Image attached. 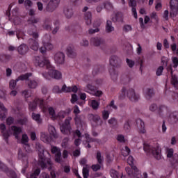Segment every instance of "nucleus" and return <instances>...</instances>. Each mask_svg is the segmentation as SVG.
Segmentation results:
<instances>
[{
	"mask_svg": "<svg viewBox=\"0 0 178 178\" xmlns=\"http://www.w3.org/2000/svg\"><path fill=\"white\" fill-rule=\"evenodd\" d=\"M33 63L36 67H44V66L49 70L48 74L52 79H56V80H60L62 79V72L58 70H55V67L51 65V62L48 60L44 58V57L36 56L33 58Z\"/></svg>",
	"mask_w": 178,
	"mask_h": 178,
	"instance_id": "nucleus-1",
	"label": "nucleus"
},
{
	"mask_svg": "<svg viewBox=\"0 0 178 178\" xmlns=\"http://www.w3.org/2000/svg\"><path fill=\"white\" fill-rule=\"evenodd\" d=\"M45 151L42 149V150L39 151L38 153V165L40 166L42 170L45 169H48L49 172H50V176L51 178H56V173L55 171L52 170V162H51V159L47 158L45 156Z\"/></svg>",
	"mask_w": 178,
	"mask_h": 178,
	"instance_id": "nucleus-2",
	"label": "nucleus"
},
{
	"mask_svg": "<svg viewBox=\"0 0 178 178\" xmlns=\"http://www.w3.org/2000/svg\"><path fill=\"white\" fill-rule=\"evenodd\" d=\"M110 65L113 67L111 69L110 68L108 72L112 80H113V81H116L118 80V73H116V71L113 67H120V65H122V60L119 59V58L116 56H111L110 58Z\"/></svg>",
	"mask_w": 178,
	"mask_h": 178,
	"instance_id": "nucleus-3",
	"label": "nucleus"
},
{
	"mask_svg": "<svg viewBox=\"0 0 178 178\" xmlns=\"http://www.w3.org/2000/svg\"><path fill=\"white\" fill-rule=\"evenodd\" d=\"M126 92L127 98H129L131 102H138V101L140 100V95L136 93V90L131 88L128 89L127 91L124 88L122 89V93L119 97L120 99H124L126 96Z\"/></svg>",
	"mask_w": 178,
	"mask_h": 178,
	"instance_id": "nucleus-4",
	"label": "nucleus"
},
{
	"mask_svg": "<svg viewBox=\"0 0 178 178\" xmlns=\"http://www.w3.org/2000/svg\"><path fill=\"white\" fill-rule=\"evenodd\" d=\"M143 150L145 152L146 155H153L156 159H161V150L159 147H154L149 144L143 143Z\"/></svg>",
	"mask_w": 178,
	"mask_h": 178,
	"instance_id": "nucleus-5",
	"label": "nucleus"
},
{
	"mask_svg": "<svg viewBox=\"0 0 178 178\" xmlns=\"http://www.w3.org/2000/svg\"><path fill=\"white\" fill-rule=\"evenodd\" d=\"M32 75L33 74H31V72H29V73L20 75L15 80V79L10 80L9 83V87L10 90H15V88H16L17 81H23L24 80H27L29 77H31Z\"/></svg>",
	"mask_w": 178,
	"mask_h": 178,
	"instance_id": "nucleus-6",
	"label": "nucleus"
},
{
	"mask_svg": "<svg viewBox=\"0 0 178 178\" xmlns=\"http://www.w3.org/2000/svg\"><path fill=\"white\" fill-rule=\"evenodd\" d=\"M39 105L40 109L45 111V104L44 99L35 98L33 102L29 104V108L32 111L34 112L37 109V106Z\"/></svg>",
	"mask_w": 178,
	"mask_h": 178,
	"instance_id": "nucleus-7",
	"label": "nucleus"
},
{
	"mask_svg": "<svg viewBox=\"0 0 178 178\" xmlns=\"http://www.w3.org/2000/svg\"><path fill=\"white\" fill-rule=\"evenodd\" d=\"M72 118H68L65 120L64 123L60 127V131L65 136H70L72 134V127L70 126V121Z\"/></svg>",
	"mask_w": 178,
	"mask_h": 178,
	"instance_id": "nucleus-8",
	"label": "nucleus"
},
{
	"mask_svg": "<svg viewBox=\"0 0 178 178\" xmlns=\"http://www.w3.org/2000/svg\"><path fill=\"white\" fill-rule=\"evenodd\" d=\"M0 170L4 172V173H6L8 177L17 178V174H16V172H15L13 170H9L8 166L2 163V161H0Z\"/></svg>",
	"mask_w": 178,
	"mask_h": 178,
	"instance_id": "nucleus-9",
	"label": "nucleus"
},
{
	"mask_svg": "<svg viewBox=\"0 0 178 178\" xmlns=\"http://www.w3.org/2000/svg\"><path fill=\"white\" fill-rule=\"evenodd\" d=\"M59 2H60V0H50L46 6L44 11L52 13L59 6Z\"/></svg>",
	"mask_w": 178,
	"mask_h": 178,
	"instance_id": "nucleus-10",
	"label": "nucleus"
},
{
	"mask_svg": "<svg viewBox=\"0 0 178 178\" xmlns=\"http://www.w3.org/2000/svg\"><path fill=\"white\" fill-rule=\"evenodd\" d=\"M88 118L90 122H93L97 126H102V120L98 114H89Z\"/></svg>",
	"mask_w": 178,
	"mask_h": 178,
	"instance_id": "nucleus-11",
	"label": "nucleus"
},
{
	"mask_svg": "<svg viewBox=\"0 0 178 178\" xmlns=\"http://www.w3.org/2000/svg\"><path fill=\"white\" fill-rule=\"evenodd\" d=\"M88 7L85 6L83 8L82 12H86L84 14V19L86 20V24L88 26H90V24H91V20L92 19V14L91 13V12L88 11Z\"/></svg>",
	"mask_w": 178,
	"mask_h": 178,
	"instance_id": "nucleus-12",
	"label": "nucleus"
},
{
	"mask_svg": "<svg viewBox=\"0 0 178 178\" xmlns=\"http://www.w3.org/2000/svg\"><path fill=\"white\" fill-rule=\"evenodd\" d=\"M63 15L66 19H72L74 13L73 12V8L72 6H65L63 8Z\"/></svg>",
	"mask_w": 178,
	"mask_h": 178,
	"instance_id": "nucleus-13",
	"label": "nucleus"
},
{
	"mask_svg": "<svg viewBox=\"0 0 178 178\" xmlns=\"http://www.w3.org/2000/svg\"><path fill=\"white\" fill-rule=\"evenodd\" d=\"M54 60L58 65H63V63H65V54L63 52H57L54 55Z\"/></svg>",
	"mask_w": 178,
	"mask_h": 178,
	"instance_id": "nucleus-14",
	"label": "nucleus"
},
{
	"mask_svg": "<svg viewBox=\"0 0 178 178\" xmlns=\"http://www.w3.org/2000/svg\"><path fill=\"white\" fill-rule=\"evenodd\" d=\"M28 44L31 48V49H33V51H38L40 48V45L38 44V41H37V39L34 38H30L28 40Z\"/></svg>",
	"mask_w": 178,
	"mask_h": 178,
	"instance_id": "nucleus-15",
	"label": "nucleus"
},
{
	"mask_svg": "<svg viewBox=\"0 0 178 178\" xmlns=\"http://www.w3.org/2000/svg\"><path fill=\"white\" fill-rule=\"evenodd\" d=\"M17 51L19 55H26L29 52V46L22 43L17 47Z\"/></svg>",
	"mask_w": 178,
	"mask_h": 178,
	"instance_id": "nucleus-16",
	"label": "nucleus"
},
{
	"mask_svg": "<svg viewBox=\"0 0 178 178\" xmlns=\"http://www.w3.org/2000/svg\"><path fill=\"white\" fill-rule=\"evenodd\" d=\"M125 170L130 177H133L134 174L138 172V168L136 165H131V167L125 168Z\"/></svg>",
	"mask_w": 178,
	"mask_h": 178,
	"instance_id": "nucleus-17",
	"label": "nucleus"
},
{
	"mask_svg": "<svg viewBox=\"0 0 178 178\" xmlns=\"http://www.w3.org/2000/svg\"><path fill=\"white\" fill-rule=\"evenodd\" d=\"M90 44L94 45V47H99L102 44H104V40L99 37L91 38Z\"/></svg>",
	"mask_w": 178,
	"mask_h": 178,
	"instance_id": "nucleus-18",
	"label": "nucleus"
},
{
	"mask_svg": "<svg viewBox=\"0 0 178 178\" xmlns=\"http://www.w3.org/2000/svg\"><path fill=\"white\" fill-rule=\"evenodd\" d=\"M112 22L113 23H123V13L118 12L112 17Z\"/></svg>",
	"mask_w": 178,
	"mask_h": 178,
	"instance_id": "nucleus-19",
	"label": "nucleus"
},
{
	"mask_svg": "<svg viewBox=\"0 0 178 178\" xmlns=\"http://www.w3.org/2000/svg\"><path fill=\"white\" fill-rule=\"evenodd\" d=\"M136 124L140 132L142 133V134H144V133H145V124L144 123L143 120L140 118L137 119Z\"/></svg>",
	"mask_w": 178,
	"mask_h": 178,
	"instance_id": "nucleus-20",
	"label": "nucleus"
},
{
	"mask_svg": "<svg viewBox=\"0 0 178 178\" xmlns=\"http://www.w3.org/2000/svg\"><path fill=\"white\" fill-rule=\"evenodd\" d=\"M28 34L31 37H33V38H35V40H38V37H40V35H38V32H37V27H31L28 30Z\"/></svg>",
	"mask_w": 178,
	"mask_h": 178,
	"instance_id": "nucleus-21",
	"label": "nucleus"
},
{
	"mask_svg": "<svg viewBox=\"0 0 178 178\" xmlns=\"http://www.w3.org/2000/svg\"><path fill=\"white\" fill-rule=\"evenodd\" d=\"M11 130L13 132V136L15 137V138L17 140L19 139V134L23 131V129L20 127H16L15 125H13L11 127Z\"/></svg>",
	"mask_w": 178,
	"mask_h": 178,
	"instance_id": "nucleus-22",
	"label": "nucleus"
},
{
	"mask_svg": "<svg viewBox=\"0 0 178 178\" xmlns=\"http://www.w3.org/2000/svg\"><path fill=\"white\" fill-rule=\"evenodd\" d=\"M48 130L50 134V137H52L53 138H58V137H59V135L58 134L56 129H55V127L52 125H49Z\"/></svg>",
	"mask_w": 178,
	"mask_h": 178,
	"instance_id": "nucleus-23",
	"label": "nucleus"
},
{
	"mask_svg": "<svg viewBox=\"0 0 178 178\" xmlns=\"http://www.w3.org/2000/svg\"><path fill=\"white\" fill-rule=\"evenodd\" d=\"M154 95H155V92H154V88H147L145 89V97L147 99H151Z\"/></svg>",
	"mask_w": 178,
	"mask_h": 178,
	"instance_id": "nucleus-24",
	"label": "nucleus"
},
{
	"mask_svg": "<svg viewBox=\"0 0 178 178\" xmlns=\"http://www.w3.org/2000/svg\"><path fill=\"white\" fill-rule=\"evenodd\" d=\"M67 55L69 58H76L77 54H76L73 46H68L67 47Z\"/></svg>",
	"mask_w": 178,
	"mask_h": 178,
	"instance_id": "nucleus-25",
	"label": "nucleus"
},
{
	"mask_svg": "<svg viewBox=\"0 0 178 178\" xmlns=\"http://www.w3.org/2000/svg\"><path fill=\"white\" fill-rule=\"evenodd\" d=\"M18 159L20 161H23L24 162L25 161L26 165H29V159H27V155L23 153V151L22 150V149H19L18 150Z\"/></svg>",
	"mask_w": 178,
	"mask_h": 178,
	"instance_id": "nucleus-26",
	"label": "nucleus"
},
{
	"mask_svg": "<svg viewBox=\"0 0 178 178\" xmlns=\"http://www.w3.org/2000/svg\"><path fill=\"white\" fill-rule=\"evenodd\" d=\"M106 33H112V31H115V27L112 25V21L107 20L106 24L105 26Z\"/></svg>",
	"mask_w": 178,
	"mask_h": 178,
	"instance_id": "nucleus-27",
	"label": "nucleus"
},
{
	"mask_svg": "<svg viewBox=\"0 0 178 178\" xmlns=\"http://www.w3.org/2000/svg\"><path fill=\"white\" fill-rule=\"evenodd\" d=\"M104 67L102 65H95L93 68L92 74L93 76H97L98 73H101V72H104Z\"/></svg>",
	"mask_w": 178,
	"mask_h": 178,
	"instance_id": "nucleus-28",
	"label": "nucleus"
},
{
	"mask_svg": "<svg viewBox=\"0 0 178 178\" xmlns=\"http://www.w3.org/2000/svg\"><path fill=\"white\" fill-rule=\"evenodd\" d=\"M26 84L28 85L29 88H37V86H38V83H37V81H34V80H30L29 79V78L26 79Z\"/></svg>",
	"mask_w": 178,
	"mask_h": 178,
	"instance_id": "nucleus-29",
	"label": "nucleus"
},
{
	"mask_svg": "<svg viewBox=\"0 0 178 178\" xmlns=\"http://www.w3.org/2000/svg\"><path fill=\"white\" fill-rule=\"evenodd\" d=\"M32 119L38 124L42 123V120H41V115L38 113H32Z\"/></svg>",
	"mask_w": 178,
	"mask_h": 178,
	"instance_id": "nucleus-30",
	"label": "nucleus"
},
{
	"mask_svg": "<svg viewBox=\"0 0 178 178\" xmlns=\"http://www.w3.org/2000/svg\"><path fill=\"white\" fill-rule=\"evenodd\" d=\"M132 178H148V174L144 172L143 175H141V172L138 170L137 172H135Z\"/></svg>",
	"mask_w": 178,
	"mask_h": 178,
	"instance_id": "nucleus-31",
	"label": "nucleus"
},
{
	"mask_svg": "<svg viewBox=\"0 0 178 178\" xmlns=\"http://www.w3.org/2000/svg\"><path fill=\"white\" fill-rule=\"evenodd\" d=\"M10 59H12V56L9 54H3L0 56V60L4 63H6V62H9Z\"/></svg>",
	"mask_w": 178,
	"mask_h": 178,
	"instance_id": "nucleus-32",
	"label": "nucleus"
},
{
	"mask_svg": "<svg viewBox=\"0 0 178 178\" xmlns=\"http://www.w3.org/2000/svg\"><path fill=\"white\" fill-rule=\"evenodd\" d=\"M21 143L24 145H26V147H30V145H29V136H27V134H24L22 135Z\"/></svg>",
	"mask_w": 178,
	"mask_h": 178,
	"instance_id": "nucleus-33",
	"label": "nucleus"
},
{
	"mask_svg": "<svg viewBox=\"0 0 178 178\" xmlns=\"http://www.w3.org/2000/svg\"><path fill=\"white\" fill-rule=\"evenodd\" d=\"M27 122H29V120L27 119V118L25 117L24 118L17 120L16 124H20V126H24V125L27 124Z\"/></svg>",
	"mask_w": 178,
	"mask_h": 178,
	"instance_id": "nucleus-34",
	"label": "nucleus"
},
{
	"mask_svg": "<svg viewBox=\"0 0 178 178\" xmlns=\"http://www.w3.org/2000/svg\"><path fill=\"white\" fill-rule=\"evenodd\" d=\"M83 118H84V115H76L74 117V121L76 124H81V122H83Z\"/></svg>",
	"mask_w": 178,
	"mask_h": 178,
	"instance_id": "nucleus-35",
	"label": "nucleus"
},
{
	"mask_svg": "<svg viewBox=\"0 0 178 178\" xmlns=\"http://www.w3.org/2000/svg\"><path fill=\"white\" fill-rule=\"evenodd\" d=\"M96 159H97L98 163H99V165H102V163H104V159L102 158L101 152L98 151L97 152Z\"/></svg>",
	"mask_w": 178,
	"mask_h": 178,
	"instance_id": "nucleus-36",
	"label": "nucleus"
},
{
	"mask_svg": "<svg viewBox=\"0 0 178 178\" xmlns=\"http://www.w3.org/2000/svg\"><path fill=\"white\" fill-rule=\"evenodd\" d=\"M108 124H111L113 127H116V126H118V120L115 118H111L108 120Z\"/></svg>",
	"mask_w": 178,
	"mask_h": 178,
	"instance_id": "nucleus-37",
	"label": "nucleus"
},
{
	"mask_svg": "<svg viewBox=\"0 0 178 178\" xmlns=\"http://www.w3.org/2000/svg\"><path fill=\"white\" fill-rule=\"evenodd\" d=\"M121 80L124 84H127V83L131 81V78L129 75H124L122 76Z\"/></svg>",
	"mask_w": 178,
	"mask_h": 178,
	"instance_id": "nucleus-38",
	"label": "nucleus"
},
{
	"mask_svg": "<svg viewBox=\"0 0 178 178\" xmlns=\"http://www.w3.org/2000/svg\"><path fill=\"white\" fill-rule=\"evenodd\" d=\"M170 16L171 17H176L177 16L178 8H170Z\"/></svg>",
	"mask_w": 178,
	"mask_h": 178,
	"instance_id": "nucleus-39",
	"label": "nucleus"
},
{
	"mask_svg": "<svg viewBox=\"0 0 178 178\" xmlns=\"http://www.w3.org/2000/svg\"><path fill=\"white\" fill-rule=\"evenodd\" d=\"M130 122H129V120H127L124 124V130L125 133H130Z\"/></svg>",
	"mask_w": 178,
	"mask_h": 178,
	"instance_id": "nucleus-40",
	"label": "nucleus"
},
{
	"mask_svg": "<svg viewBox=\"0 0 178 178\" xmlns=\"http://www.w3.org/2000/svg\"><path fill=\"white\" fill-rule=\"evenodd\" d=\"M40 138L44 143H49V137L45 133L41 134Z\"/></svg>",
	"mask_w": 178,
	"mask_h": 178,
	"instance_id": "nucleus-41",
	"label": "nucleus"
},
{
	"mask_svg": "<svg viewBox=\"0 0 178 178\" xmlns=\"http://www.w3.org/2000/svg\"><path fill=\"white\" fill-rule=\"evenodd\" d=\"M82 173L83 178H88V176H90V170H88L86 167H83Z\"/></svg>",
	"mask_w": 178,
	"mask_h": 178,
	"instance_id": "nucleus-42",
	"label": "nucleus"
},
{
	"mask_svg": "<svg viewBox=\"0 0 178 178\" xmlns=\"http://www.w3.org/2000/svg\"><path fill=\"white\" fill-rule=\"evenodd\" d=\"M122 30L124 33H129V31L133 30V27H131V25L125 24L123 26Z\"/></svg>",
	"mask_w": 178,
	"mask_h": 178,
	"instance_id": "nucleus-43",
	"label": "nucleus"
},
{
	"mask_svg": "<svg viewBox=\"0 0 178 178\" xmlns=\"http://www.w3.org/2000/svg\"><path fill=\"white\" fill-rule=\"evenodd\" d=\"M41 173V169L37 168L33 171V173L30 175V178L35 177L37 176H40Z\"/></svg>",
	"mask_w": 178,
	"mask_h": 178,
	"instance_id": "nucleus-44",
	"label": "nucleus"
},
{
	"mask_svg": "<svg viewBox=\"0 0 178 178\" xmlns=\"http://www.w3.org/2000/svg\"><path fill=\"white\" fill-rule=\"evenodd\" d=\"M49 115L51 116L53 119H55L56 118V114L55 113V109H54L53 107H49L48 108Z\"/></svg>",
	"mask_w": 178,
	"mask_h": 178,
	"instance_id": "nucleus-45",
	"label": "nucleus"
},
{
	"mask_svg": "<svg viewBox=\"0 0 178 178\" xmlns=\"http://www.w3.org/2000/svg\"><path fill=\"white\" fill-rule=\"evenodd\" d=\"M110 175L113 178H119V172L115 170H111Z\"/></svg>",
	"mask_w": 178,
	"mask_h": 178,
	"instance_id": "nucleus-46",
	"label": "nucleus"
},
{
	"mask_svg": "<svg viewBox=\"0 0 178 178\" xmlns=\"http://www.w3.org/2000/svg\"><path fill=\"white\" fill-rule=\"evenodd\" d=\"M85 138H86V143H95L96 141L95 138H90L88 134H85Z\"/></svg>",
	"mask_w": 178,
	"mask_h": 178,
	"instance_id": "nucleus-47",
	"label": "nucleus"
},
{
	"mask_svg": "<svg viewBox=\"0 0 178 178\" xmlns=\"http://www.w3.org/2000/svg\"><path fill=\"white\" fill-rule=\"evenodd\" d=\"M92 108L95 111H97V109L99 108V102H98L97 100H92Z\"/></svg>",
	"mask_w": 178,
	"mask_h": 178,
	"instance_id": "nucleus-48",
	"label": "nucleus"
},
{
	"mask_svg": "<svg viewBox=\"0 0 178 178\" xmlns=\"http://www.w3.org/2000/svg\"><path fill=\"white\" fill-rule=\"evenodd\" d=\"M102 118L103 120H108L109 119V111L104 110L102 111Z\"/></svg>",
	"mask_w": 178,
	"mask_h": 178,
	"instance_id": "nucleus-49",
	"label": "nucleus"
},
{
	"mask_svg": "<svg viewBox=\"0 0 178 178\" xmlns=\"http://www.w3.org/2000/svg\"><path fill=\"white\" fill-rule=\"evenodd\" d=\"M101 166H102V164L98 163L97 164L92 165V169L93 172H98V170H101Z\"/></svg>",
	"mask_w": 178,
	"mask_h": 178,
	"instance_id": "nucleus-50",
	"label": "nucleus"
},
{
	"mask_svg": "<svg viewBox=\"0 0 178 178\" xmlns=\"http://www.w3.org/2000/svg\"><path fill=\"white\" fill-rule=\"evenodd\" d=\"M61 90L63 92H72V87L70 86H66V85H63L62 88H61Z\"/></svg>",
	"mask_w": 178,
	"mask_h": 178,
	"instance_id": "nucleus-51",
	"label": "nucleus"
},
{
	"mask_svg": "<svg viewBox=\"0 0 178 178\" xmlns=\"http://www.w3.org/2000/svg\"><path fill=\"white\" fill-rule=\"evenodd\" d=\"M62 156V152H58L55 154V162H57V163H60V157Z\"/></svg>",
	"mask_w": 178,
	"mask_h": 178,
	"instance_id": "nucleus-52",
	"label": "nucleus"
},
{
	"mask_svg": "<svg viewBox=\"0 0 178 178\" xmlns=\"http://www.w3.org/2000/svg\"><path fill=\"white\" fill-rule=\"evenodd\" d=\"M126 62L129 67L131 69L134 67V65H136V63L133 60H130L129 58L126 59Z\"/></svg>",
	"mask_w": 178,
	"mask_h": 178,
	"instance_id": "nucleus-53",
	"label": "nucleus"
},
{
	"mask_svg": "<svg viewBox=\"0 0 178 178\" xmlns=\"http://www.w3.org/2000/svg\"><path fill=\"white\" fill-rule=\"evenodd\" d=\"M2 134L5 141L8 143L9 140V137L10 136V135L9 134V131H3Z\"/></svg>",
	"mask_w": 178,
	"mask_h": 178,
	"instance_id": "nucleus-54",
	"label": "nucleus"
},
{
	"mask_svg": "<svg viewBox=\"0 0 178 178\" xmlns=\"http://www.w3.org/2000/svg\"><path fill=\"white\" fill-rule=\"evenodd\" d=\"M170 8H178V1L177 0H170Z\"/></svg>",
	"mask_w": 178,
	"mask_h": 178,
	"instance_id": "nucleus-55",
	"label": "nucleus"
},
{
	"mask_svg": "<svg viewBox=\"0 0 178 178\" xmlns=\"http://www.w3.org/2000/svg\"><path fill=\"white\" fill-rule=\"evenodd\" d=\"M131 150L130 148H129V147L125 146L124 150V152H122L123 156H127L130 154Z\"/></svg>",
	"mask_w": 178,
	"mask_h": 178,
	"instance_id": "nucleus-56",
	"label": "nucleus"
},
{
	"mask_svg": "<svg viewBox=\"0 0 178 178\" xmlns=\"http://www.w3.org/2000/svg\"><path fill=\"white\" fill-rule=\"evenodd\" d=\"M129 6L133 9H136V8L137 7V1L136 0H129Z\"/></svg>",
	"mask_w": 178,
	"mask_h": 178,
	"instance_id": "nucleus-57",
	"label": "nucleus"
},
{
	"mask_svg": "<svg viewBox=\"0 0 178 178\" xmlns=\"http://www.w3.org/2000/svg\"><path fill=\"white\" fill-rule=\"evenodd\" d=\"M162 73H163V66H159L156 72V76H162Z\"/></svg>",
	"mask_w": 178,
	"mask_h": 178,
	"instance_id": "nucleus-58",
	"label": "nucleus"
},
{
	"mask_svg": "<svg viewBox=\"0 0 178 178\" xmlns=\"http://www.w3.org/2000/svg\"><path fill=\"white\" fill-rule=\"evenodd\" d=\"M29 24H37L38 23V18H31L30 19L28 20Z\"/></svg>",
	"mask_w": 178,
	"mask_h": 178,
	"instance_id": "nucleus-59",
	"label": "nucleus"
},
{
	"mask_svg": "<svg viewBox=\"0 0 178 178\" xmlns=\"http://www.w3.org/2000/svg\"><path fill=\"white\" fill-rule=\"evenodd\" d=\"M172 76V79H171V84H172V86H177L178 84V79L177 77H176V76Z\"/></svg>",
	"mask_w": 178,
	"mask_h": 178,
	"instance_id": "nucleus-60",
	"label": "nucleus"
},
{
	"mask_svg": "<svg viewBox=\"0 0 178 178\" xmlns=\"http://www.w3.org/2000/svg\"><path fill=\"white\" fill-rule=\"evenodd\" d=\"M172 63H173V66L172 67H174L175 69H176V67H177L178 66V58L177 57H172Z\"/></svg>",
	"mask_w": 178,
	"mask_h": 178,
	"instance_id": "nucleus-61",
	"label": "nucleus"
},
{
	"mask_svg": "<svg viewBox=\"0 0 178 178\" xmlns=\"http://www.w3.org/2000/svg\"><path fill=\"white\" fill-rule=\"evenodd\" d=\"M149 109L151 112H155V111L158 109V106L156 104H152L149 106Z\"/></svg>",
	"mask_w": 178,
	"mask_h": 178,
	"instance_id": "nucleus-62",
	"label": "nucleus"
},
{
	"mask_svg": "<svg viewBox=\"0 0 178 178\" xmlns=\"http://www.w3.org/2000/svg\"><path fill=\"white\" fill-rule=\"evenodd\" d=\"M13 122H15V118H13V117H8L6 119V123L8 126H10L11 124H13Z\"/></svg>",
	"mask_w": 178,
	"mask_h": 178,
	"instance_id": "nucleus-63",
	"label": "nucleus"
},
{
	"mask_svg": "<svg viewBox=\"0 0 178 178\" xmlns=\"http://www.w3.org/2000/svg\"><path fill=\"white\" fill-rule=\"evenodd\" d=\"M117 140L120 143H126V140H124V136L120 134L117 136Z\"/></svg>",
	"mask_w": 178,
	"mask_h": 178,
	"instance_id": "nucleus-64",
	"label": "nucleus"
}]
</instances>
